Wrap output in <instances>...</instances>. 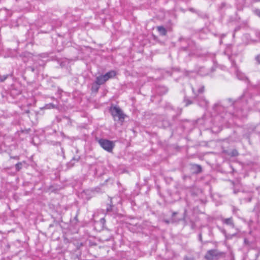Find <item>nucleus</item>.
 <instances>
[{
    "label": "nucleus",
    "mask_w": 260,
    "mask_h": 260,
    "mask_svg": "<svg viewBox=\"0 0 260 260\" xmlns=\"http://www.w3.org/2000/svg\"><path fill=\"white\" fill-rule=\"evenodd\" d=\"M183 222H184V225H186L187 224V220H186L185 221H184Z\"/></svg>",
    "instance_id": "35"
},
{
    "label": "nucleus",
    "mask_w": 260,
    "mask_h": 260,
    "mask_svg": "<svg viewBox=\"0 0 260 260\" xmlns=\"http://www.w3.org/2000/svg\"><path fill=\"white\" fill-rule=\"evenodd\" d=\"M190 222L191 223V229H193L195 226V224L192 221H190Z\"/></svg>",
    "instance_id": "29"
},
{
    "label": "nucleus",
    "mask_w": 260,
    "mask_h": 260,
    "mask_svg": "<svg viewBox=\"0 0 260 260\" xmlns=\"http://www.w3.org/2000/svg\"><path fill=\"white\" fill-rule=\"evenodd\" d=\"M109 199L110 200V203L109 204H107V207L106 208L107 212H111L113 211V208L114 207V206L113 205L112 201V198L109 197Z\"/></svg>",
    "instance_id": "13"
},
{
    "label": "nucleus",
    "mask_w": 260,
    "mask_h": 260,
    "mask_svg": "<svg viewBox=\"0 0 260 260\" xmlns=\"http://www.w3.org/2000/svg\"><path fill=\"white\" fill-rule=\"evenodd\" d=\"M46 107H47V108H56V106H55L53 104H50L49 105H47Z\"/></svg>",
    "instance_id": "22"
},
{
    "label": "nucleus",
    "mask_w": 260,
    "mask_h": 260,
    "mask_svg": "<svg viewBox=\"0 0 260 260\" xmlns=\"http://www.w3.org/2000/svg\"><path fill=\"white\" fill-rule=\"evenodd\" d=\"M98 142L100 146L109 152H112L115 146L114 142L107 139H101Z\"/></svg>",
    "instance_id": "4"
},
{
    "label": "nucleus",
    "mask_w": 260,
    "mask_h": 260,
    "mask_svg": "<svg viewBox=\"0 0 260 260\" xmlns=\"http://www.w3.org/2000/svg\"><path fill=\"white\" fill-rule=\"evenodd\" d=\"M191 170L193 173L199 174L202 171V167L200 165L194 164L191 166Z\"/></svg>",
    "instance_id": "8"
},
{
    "label": "nucleus",
    "mask_w": 260,
    "mask_h": 260,
    "mask_svg": "<svg viewBox=\"0 0 260 260\" xmlns=\"http://www.w3.org/2000/svg\"><path fill=\"white\" fill-rule=\"evenodd\" d=\"M180 51H189L188 55L190 56L194 54L195 51L197 50L196 45L193 41L189 40L187 42V46L185 47H181Z\"/></svg>",
    "instance_id": "5"
},
{
    "label": "nucleus",
    "mask_w": 260,
    "mask_h": 260,
    "mask_svg": "<svg viewBox=\"0 0 260 260\" xmlns=\"http://www.w3.org/2000/svg\"><path fill=\"white\" fill-rule=\"evenodd\" d=\"M191 89H192V92L193 93V94L195 95L194 97V99H196L197 98L198 95L197 94H196V93L195 92L194 89L193 87H192Z\"/></svg>",
    "instance_id": "24"
},
{
    "label": "nucleus",
    "mask_w": 260,
    "mask_h": 260,
    "mask_svg": "<svg viewBox=\"0 0 260 260\" xmlns=\"http://www.w3.org/2000/svg\"><path fill=\"white\" fill-rule=\"evenodd\" d=\"M204 90H205V87H204V86H202L198 90V94L203 93L204 92Z\"/></svg>",
    "instance_id": "18"
},
{
    "label": "nucleus",
    "mask_w": 260,
    "mask_h": 260,
    "mask_svg": "<svg viewBox=\"0 0 260 260\" xmlns=\"http://www.w3.org/2000/svg\"><path fill=\"white\" fill-rule=\"evenodd\" d=\"M60 135H61V136H62L63 137H65L64 134H63V133H62V132H61V133H60Z\"/></svg>",
    "instance_id": "34"
},
{
    "label": "nucleus",
    "mask_w": 260,
    "mask_h": 260,
    "mask_svg": "<svg viewBox=\"0 0 260 260\" xmlns=\"http://www.w3.org/2000/svg\"><path fill=\"white\" fill-rule=\"evenodd\" d=\"M189 10L191 12H193V13H196L197 14H198V15L199 16H200V13L199 11H197V10H196L192 8H190L189 9Z\"/></svg>",
    "instance_id": "19"
},
{
    "label": "nucleus",
    "mask_w": 260,
    "mask_h": 260,
    "mask_svg": "<svg viewBox=\"0 0 260 260\" xmlns=\"http://www.w3.org/2000/svg\"><path fill=\"white\" fill-rule=\"evenodd\" d=\"M184 102L185 103V106L187 107L188 105L192 104L193 103V101L189 99H188L186 96L184 97Z\"/></svg>",
    "instance_id": "15"
},
{
    "label": "nucleus",
    "mask_w": 260,
    "mask_h": 260,
    "mask_svg": "<svg viewBox=\"0 0 260 260\" xmlns=\"http://www.w3.org/2000/svg\"><path fill=\"white\" fill-rule=\"evenodd\" d=\"M22 167V163L20 162L15 165V169L16 171H19Z\"/></svg>",
    "instance_id": "16"
},
{
    "label": "nucleus",
    "mask_w": 260,
    "mask_h": 260,
    "mask_svg": "<svg viewBox=\"0 0 260 260\" xmlns=\"http://www.w3.org/2000/svg\"><path fill=\"white\" fill-rule=\"evenodd\" d=\"M100 85L98 84L95 81H94L91 84V91L92 92L97 93L99 90Z\"/></svg>",
    "instance_id": "11"
},
{
    "label": "nucleus",
    "mask_w": 260,
    "mask_h": 260,
    "mask_svg": "<svg viewBox=\"0 0 260 260\" xmlns=\"http://www.w3.org/2000/svg\"><path fill=\"white\" fill-rule=\"evenodd\" d=\"M255 60L257 64H260V54L255 57Z\"/></svg>",
    "instance_id": "20"
},
{
    "label": "nucleus",
    "mask_w": 260,
    "mask_h": 260,
    "mask_svg": "<svg viewBox=\"0 0 260 260\" xmlns=\"http://www.w3.org/2000/svg\"><path fill=\"white\" fill-rule=\"evenodd\" d=\"M251 199L250 198H248V202H250V201H251Z\"/></svg>",
    "instance_id": "37"
},
{
    "label": "nucleus",
    "mask_w": 260,
    "mask_h": 260,
    "mask_svg": "<svg viewBox=\"0 0 260 260\" xmlns=\"http://www.w3.org/2000/svg\"><path fill=\"white\" fill-rule=\"evenodd\" d=\"M228 100L230 102H232V100L231 99H229Z\"/></svg>",
    "instance_id": "40"
},
{
    "label": "nucleus",
    "mask_w": 260,
    "mask_h": 260,
    "mask_svg": "<svg viewBox=\"0 0 260 260\" xmlns=\"http://www.w3.org/2000/svg\"><path fill=\"white\" fill-rule=\"evenodd\" d=\"M111 115L116 120V118H118V120L120 121H123L125 117V115L123 113L122 110L118 106L111 107L110 109Z\"/></svg>",
    "instance_id": "2"
},
{
    "label": "nucleus",
    "mask_w": 260,
    "mask_h": 260,
    "mask_svg": "<svg viewBox=\"0 0 260 260\" xmlns=\"http://www.w3.org/2000/svg\"><path fill=\"white\" fill-rule=\"evenodd\" d=\"M199 240L201 241V242H202V234L200 233L199 235Z\"/></svg>",
    "instance_id": "31"
},
{
    "label": "nucleus",
    "mask_w": 260,
    "mask_h": 260,
    "mask_svg": "<svg viewBox=\"0 0 260 260\" xmlns=\"http://www.w3.org/2000/svg\"><path fill=\"white\" fill-rule=\"evenodd\" d=\"M164 221L167 224H169L170 222V221L168 220H164Z\"/></svg>",
    "instance_id": "33"
},
{
    "label": "nucleus",
    "mask_w": 260,
    "mask_h": 260,
    "mask_svg": "<svg viewBox=\"0 0 260 260\" xmlns=\"http://www.w3.org/2000/svg\"><path fill=\"white\" fill-rule=\"evenodd\" d=\"M168 91V88L162 85H158L157 86V91L160 94H164L166 93Z\"/></svg>",
    "instance_id": "7"
},
{
    "label": "nucleus",
    "mask_w": 260,
    "mask_h": 260,
    "mask_svg": "<svg viewBox=\"0 0 260 260\" xmlns=\"http://www.w3.org/2000/svg\"><path fill=\"white\" fill-rule=\"evenodd\" d=\"M178 214V212H172V219H175L174 218L175 216L177 214Z\"/></svg>",
    "instance_id": "26"
},
{
    "label": "nucleus",
    "mask_w": 260,
    "mask_h": 260,
    "mask_svg": "<svg viewBox=\"0 0 260 260\" xmlns=\"http://www.w3.org/2000/svg\"><path fill=\"white\" fill-rule=\"evenodd\" d=\"M80 157L78 158L73 157L72 159L67 164V166L68 168H71L74 166L75 162H77L79 161Z\"/></svg>",
    "instance_id": "14"
},
{
    "label": "nucleus",
    "mask_w": 260,
    "mask_h": 260,
    "mask_svg": "<svg viewBox=\"0 0 260 260\" xmlns=\"http://www.w3.org/2000/svg\"><path fill=\"white\" fill-rule=\"evenodd\" d=\"M184 260H194V259L192 258H189L187 256H185L184 258Z\"/></svg>",
    "instance_id": "30"
},
{
    "label": "nucleus",
    "mask_w": 260,
    "mask_h": 260,
    "mask_svg": "<svg viewBox=\"0 0 260 260\" xmlns=\"http://www.w3.org/2000/svg\"><path fill=\"white\" fill-rule=\"evenodd\" d=\"M100 222L103 223V224H104L105 222H106V220L104 218H101V220H100Z\"/></svg>",
    "instance_id": "28"
},
{
    "label": "nucleus",
    "mask_w": 260,
    "mask_h": 260,
    "mask_svg": "<svg viewBox=\"0 0 260 260\" xmlns=\"http://www.w3.org/2000/svg\"><path fill=\"white\" fill-rule=\"evenodd\" d=\"M53 226V224H50V225H49V228H51V227H52Z\"/></svg>",
    "instance_id": "36"
},
{
    "label": "nucleus",
    "mask_w": 260,
    "mask_h": 260,
    "mask_svg": "<svg viewBox=\"0 0 260 260\" xmlns=\"http://www.w3.org/2000/svg\"><path fill=\"white\" fill-rule=\"evenodd\" d=\"M186 216H187V210L185 209L184 213H183V215L182 218H179V219H171V222H172V223L178 222L180 221H184L186 220Z\"/></svg>",
    "instance_id": "9"
},
{
    "label": "nucleus",
    "mask_w": 260,
    "mask_h": 260,
    "mask_svg": "<svg viewBox=\"0 0 260 260\" xmlns=\"http://www.w3.org/2000/svg\"><path fill=\"white\" fill-rule=\"evenodd\" d=\"M53 145H58L60 146L61 143L59 142H55V144H53Z\"/></svg>",
    "instance_id": "32"
},
{
    "label": "nucleus",
    "mask_w": 260,
    "mask_h": 260,
    "mask_svg": "<svg viewBox=\"0 0 260 260\" xmlns=\"http://www.w3.org/2000/svg\"><path fill=\"white\" fill-rule=\"evenodd\" d=\"M231 155L233 156H236L238 155V152L236 150H234L232 151Z\"/></svg>",
    "instance_id": "21"
},
{
    "label": "nucleus",
    "mask_w": 260,
    "mask_h": 260,
    "mask_svg": "<svg viewBox=\"0 0 260 260\" xmlns=\"http://www.w3.org/2000/svg\"><path fill=\"white\" fill-rule=\"evenodd\" d=\"M61 154L63 158H65L64 151L63 148L61 147Z\"/></svg>",
    "instance_id": "25"
},
{
    "label": "nucleus",
    "mask_w": 260,
    "mask_h": 260,
    "mask_svg": "<svg viewBox=\"0 0 260 260\" xmlns=\"http://www.w3.org/2000/svg\"><path fill=\"white\" fill-rule=\"evenodd\" d=\"M236 115L239 118H244L246 117L247 114L243 109H240L237 110Z\"/></svg>",
    "instance_id": "12"
},
{
    "label": "nucleus",
    "mask_w": 260,
    "mask_h": 260,
    "mask_svg": "<svg viewBox=\"0 0 260 260\" xmlns=\"http://www.w3.org/2000/svg\"><path fill=\"white\" fill-rule=\"evenodd\" d=\"M255 14L260 17V10L259 9H255L254 11Z\"/></svg>",
    "instance_id": "23"
},
{
    "label": "nucleus",
    "mask_w": 260,
    "mask_h": 260,
    "mask_svg": "<svg viewBox=\"0 0 260 260\" xmlns=\"http://www.w3.org/2000/svg\"><path fill=\"white\" fill-rule=\"evenodd\" d=\"M34 70H34V68H31V71L34 72Z\"/></svg>",
    "instance_id": "39"
},
{
    "label": "nucleus",
    "mask_w": 260,
    "mask_h": 260,
    "mask_svg": "<svg viewBox=\"0 0 260 260\" xmlns=\"http://www.w3.org/2000/svg\"><path fill=\"white\" fill-rule=\"evenodd\" d=\"M182 39L181 38L179 39V40H181Z\"/></svg>",
    "instance_id": "43"
},
{
    "label": "nucleus",
    "mask_w": 260,
    "mask_h": 260,
    "mask_svg": "<svg viewBox=\"0 0 260 260\" xmlns=\"http://www.w3.org/2000/svg\"><path fill=\"white\" fill-rule=\"evenodd\" d=\"M221 220L223 224L229 225L232 228H234L235 226L232 217H230L228 218H221Z\"/></svg>",
    "instance_id": "6"
},
{
    "label": "nucleus",
    "mask_w": 260,
    "mask_h": 260,
    "mask_svg": "<svg viewBox=\"0 0 260 260\" xmlns=\"http://www.w3.org/2000/svg\"><path fill=\"white\" fill-rule=\"evenodd\" d=\"M8 75H0V81L1 82L5 81L8 77Z\"/></svg>",
    "instance_id": "17"
},
{
    "label": "nucleus",
    "mask_w": 260,
    "mask_h": 260,
    "mask_svg": "<svg viewBox=\"0 0 260 260\" xmlns=\"http://www.w3.org/2000/svg\"><path fill=\"white\" fill-rule=\"evenodd\" d=\"M205 105H207V104L208 103V102L206 101H205Z\"/></svg>",
    "instance_id": "38"
},
{
    "label": "nucleus",
    "mask_w": 260,
    "mask_h": 260,
    "mask_svg": "<svg viewBox=\"0 0 260 260\" xmlns=\"http://www.w3.org/2000/svg\"><path fill=\"white\" fill-rule=\"evenodd\" d=\"M117 73L114 70H111L105 75H101L95 78V82L100 85H103L110 79L114 78Z\"/></svg>",
    "instance_id": "1"
},
{
    "label": "nucleus",
    "mask_w": 260,
    "mask_h": 260,
    "mask_svg": "<svg viewBox=\"0 0 260 260\" xmlns=\"http://www.w3.org/2000/svg\"><path fill=\"white\" fill-rule=\"evenodd\" d=\"M157 30L161 36H165L167 35V30L163 26H157Z\"/></svg>",
    "instance_id": "10"
},
{
    "label": "nucleus",
    "mask_w": 260,
    "mask_h": 260,
    "mask_svg": "<svg viewBox=\"0 0 260 260\" xmlns=\"http://www.w3.org/2000/svg\"><path fill=\"white\" fill-rule=\"evenodd\" d=\"M183 178L185 179V178H186V176H184Z\"/></svg>",
    "instance_id": "41"
},
{
    "label": "nucleus",
    "mask_w": 260,
    "mask_h": 260,
    "mask_svg": "<svg viewBox=\"0 0 260 260\" xmlns=\"http://www.w3.org/2000/svg\"><path fill=\"white\" fill-rule=\"evenodd\" d=\"M222 252L219 251L217 249H211L208 250L204 256L206 260L218 259L223 255Z\"/></svg>",
    "instance_id": "3"
},
{
    "label": "nucleus",
    "mask_w": 260,
    "mask_h": 260,
    "mask_svg": "<svg viewBox=\"0 0 260 260\" xmlns=\"http://www.w3.org/2000/svg\"><path fill=\"white\" fill-rule=\"evenodd\" d=\"M207 75V74H204L203 75Z\"/></svg>",
    "instance_id": "42"
},
{
    "label": "nucleus",
    "mask_w": 260,
    "mask_h": 260,
    "mask_svg": "<svg viewBox=\"0 0 260 260\" xmlns=\"http://www.w3.org/2000/svg\"><path fill=\"white\" fill-rule=\"evenodd\" d=\"M244 242L246 245H249V241L246 238H245L244 239Z\"/></svg>",
    "instance_id": "27"
}]
</instances>
